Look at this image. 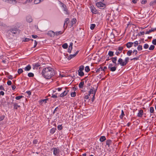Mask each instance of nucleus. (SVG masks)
I'll list each match as a JSON object with an SVG mask.
<instances>
[{"label":"nucleus","mask_w":156,"mask_h":156,"mask_svg":"<svg viewBox=\"0 0 156 156\" xmlns=\"http://www.w3.org/2000/svg\"><path fill=\"white\" fill-rule=\"evenodd\" d=\"M155 48V46L153 45H151L150 47L149 48V49L150 50H152L154 49Z\"/></svg>","instance_id":"4c0bfd02"},{"label":"nucleus","mask_w":156,"mask_h":156,"mask_svg":"<svg viewBox=\"0 0 156 156\" xmlns=\"http://www.w3.org/2000/svg\"><path fill=\"white\" fill-rule=\"evenodd\" d=\"M133 44V42H129L126 44V45L127 48H129L132 47Z\"/></svg>","instance_id":"2eb2a0df"},{"label":"nucleus","mask_w":156,"mask_h":156,"mask_svg":"<svg viewBox=\"0 0 156 156\" xmlns=\"http://www.w3.org/2000/svg\"><path fill=\"white\" fill-rule=\"evenodd\" d=\"M55 74L54 69L50 67L44 68L42 71V76L47 79H50Z\"/></svg>","instance_id":"f257e3e1"},{"label":"nucleus","mask_w":156,"mask_h":156,"mask_svg":"<svg viewBox=\"0 0 156 156\" xmlns=\"http://www.w3.org/2000/svg\"><path fill=\"white\" fill-rule=\"evenodd\" d=\"M108 55L110 56H112L114 55L113 52L112 51H109L108 53Z\"/></svg>","instance_id":"2f4dec72"},{"label":"nucleus","mask_w":156,"mask_h":156,"mask_svg":"<svg viewBox=\"0 0 156 156\" xmlns=\"http://www.w3.org/2000/svg\"><path fill=\"white\" fill-rule=\"evenodd\" d=\"M95 92H94V94L93 95V97L92 98V99H91V101H92V102H93L94 101V98H94V96H95Z\"/></svg>","instance_id":"bf43d9fd"},{"label":"nucleus","mask_w":156,"mask_h":156,"mask_svg":"<svg viewBox=\"0 0 156 156\" xmlns=\"http://www.w3.org/2000/svg\"><path fill=\"white\" fill-rule=\"evenodd\" d=\"M31 69V66L30 65H29L24 68V69L25 71H29Z\"/></svg>","instance_id":"6ab92c4d"},{"label":"nucleus","mask_w":156,"mask_h":156,"mask_svg":"<svg viewBox=\"0 0 156 156\" xmlns=\"http://www.w3.org/2000/svg\"><path fill=\"white\" fill-rule=\"evenodd\" d=\"M11 1H12V2L13 1H15V0H5V2L10 3V2Z\"/></svg>","instance_id":"5fc2aeb1"},{"label":"nucleus","mask_w":156,"mask_h":156,"mask_svg":"<svg viewBox=\"0 0 156 156\" xmlns=\"http://www.w3.org/2000/svg\"><path fill=\"white\" fill-rule=\"evenodd\" d=\"M28 76L29 77H33L34 75V74L32 73H28Z\"/></svg>","instance_id":"c9c22d12"},{"label":"nucleus","mask_w":156,"mask_h":156,"mask_svg":"<svg viewBox=\"0 0 156 156\" xmlns=\"http://www.w3.org/2000/svg\"><path fill=\"white\" fill-rule=\"evenodd\" d=\"M40 63H35L34 64H33V69H37L40 66Z\"/></svg>","instance_id":"ddd939ff"},{"label":"nucleus","mask_w":156,"mask_h":156,"mask_svg":"<svg viewBox=\"0 0 156 156\" xmlns=\"http://www.w3.org/2000/svg\"><path fill=\"white\" fill-rule=\"evenodd\" d=\"M78 75L79 76H83L84 75V73L83 72V71H78Z\"/></svg>","instance_id":"393cba45"},{"label":"nucleus","mask_w":156,"mask_h":156,"mask_svg":"<svg viewBox=\"0 0 156 156\" xmlns=\"http://www.w3.org/2000/svg\"><path fill=\"white\" fill-rule=\"evenodd\" d=\"M93 90L92 89H90V90L89 91V95L90 96L91 94H93Z\"/></svg>","instance_id":"8fccbe9b"},{"label":"nucleus","mask_w":156,"mask_h":156,"mask_svg":"<svg viewBox=\"0 0 156 156\" xmlns=\"http://www.w3.org/2000/svg\"><path fill=\"white\" fill-rule=\"evenodd\" d=\"M84 84V81H81V82L79 84V87L80 88H82L83 87V86Z\"/></svg>","instance_id":"412c9836"},{"label":"nucleus","mask_w":156,"mask_h":156,"mask_svg":"<svg viewBox=\"0 0 156 156\" xmlns=\"http://www.w3.org/2000/svg\"><path fill=\"white\" fill-rule=\"evenodd\" d=\"M96 25L95 24H91L90 27V28L91 30H93L95 27Z\"/></svg>","instance_id":"473e14b6"},{"label":"nucleus","mask_w":156,"mask_h":156,"mask_svg":"<svg viewBox=\"0 0 156 156\" xmlns=\"http://www.w3.org/2000/svg\"><path fill=\"white\" fill-rule=\"evenodd\" d=\"M23 72V70L22 69H19L18 70V73L19 74H20Z\"/></svg>","instance_id":"79ce46f5"},{"label":"nucleus","mask_w":156,"mask_h":156,"mask_svg":"<svg viewBox=\"0 0 156 156\" xmlns=\"http://www.w3.org/2000/svg\"><path fill=\"white\" fill-rule=\"evenodd\" d=\"M117 67L114 66L111 67L110 69H109V70L112 72H114L115 71Z\"/></svg>","instance_id":"cd10ccee"},{"label":"nucleus","mask_w":156,"mask_h":156,"mask_svg":"<svg viewBox=\"0 0 156 156\" xmlns=\"http://www.w3.org/2000/svg\"><path fill=\"white\" fill-rule=\"evenodd\" d=\"M19 29L17 28H12L10 30H8L7 33L8 34L9 37H10L11 35L14 36V34L17 33Z\"/></svg>","instance_id":"f03ea898"},{"label":"nucleus","mask_w":156,"mask_h":156,"mask_svg":"<svg viewBox=\"0 0 156 156\" xmlns=\"http://www.w3.org/2000/svg\"><path fill=\"white\" fill-rule=\"evenodd\" d=\"M133 53L134 54H135V55H136L137 53V51L135 49L133 51Z\"/></svg>","instance_id":"052dcab7"},{"label":"nucleus","mask_w":156,"mask_h":156,"mask_svg":"<svg viewBox=\"0 0 156 156\" xmlns=\"http://www.w3.org/2000/svg\"><path fill=\"white\" fill-rule=\"evenodd\" d=\"M85 70L87 72H88L90 71V69L89 66H86L85 69Z\"/></svg>","instance_id":"7c9ffc66"},{"label":"nucleus","mask_w":156,"mask_h":156,"mask_svg":"<svg viewBox=\"0 0 156 156\" xmlns=\"http://www.w3.org/2000/svg\"><path fill=\"white\" fill-rule=\"evenodd\" d=\"M151 31V32H152L154 31L155 30H156V28H151V29L150 30Z\"/></svg>","instance_id":"13d9d810"},{"label":"nucleus","mask_w":156,"mask_h":156,"mask_svg":"<svg viewBox=\"0 0 156 156\" xmlns=\"http://www.w3.org/2000/svg\"><path fill=\"white\" fill-rule=\"evenodd\" d=\"M57 128L58 130H61L62 128V125H59L57 126Z\"/></svg>","instance_id":"37998d69"},{"label":"nucleus","mask_w":156,"mask_h":156,"mask_svg":"<svg viewBox=\"0 0 156 156\" xmlns=\"http://www.w3.org/2000/svg\"><path fill=\"white\" fill-rule=\"evenodd\" d=\"M121 51H117L116 52H115V54L117 55H119V54L121 53Z\"/></svg>","instance_id":"0e129e2a"},{"label":"nucleus","mask_w":156,"mask_h":156,"mask_svg":"<svg viewBox=\"0 0 156 156\" xmlns=\"http://www.w3.org/2000/svg\"><path fill=\"white\" fill-rule=\"evenodd\" d=\"M113 66V65L112 64H109L108 66V69H110L111 67H112Z\"/></svg>","instance_id":"69168bd1"},{"label":"nucleus","mask_w":156,"mask_h":156,"mask_svg":"<svg viewBox=\"0 0 156 156\" xmlns=\"http://www.w3.org/2000/svg\"><path fill=\"white\" fill-rule=\"evenodd\" d=\"M23 97V96H17L15 98L16 100H19Z\"/></svg>","instance_id":"a18cd8bd"},{"label":"nucleus","mask_w":156,"mask_h":156,"mask_svg":"<svg viewBox=\"0 0 156 156\" xmlns=\"http://www.w3.org/2000/svg\"><path fill=\"white\" fill-rule=\"evenodd\" d=\"M47 34L51 37H54L55 35V33L52 31H50L48 32Z\"/></svg>","instance_id":"9b49d317"},{"label":"nucleus","mask_w":156,"mask_h":156,"mask_svg":"<svg viewBox=\"0 0 156 156\" xmlns=\"http://www.w3.org/2000/svg\"><path fill=\"white\" fill-rule=\"evenodd\" d=\"M144 112L143 110L140 109L139 111V112L138 113L137 116L139 117H142L143 114Z\"/></svg>","instance_id":"f8f14e48"},{"label":"nucleus","mask_w":156,"mask_h":156,"mask_svg":"<svg viewBox=\"0 0 156 156\" xmlns=\"http://www.w3.org/2000/svg\"><path fill=\"white\" fill-rule=\"evenodd\" d=\"M72 48H73L71 47H69L68 50V52L69 53H71V51L72 49Z\"/></svg>","instance_id":"de8ad7c7"},{"label":"nucleus","mask_w":156,"mask_h":156,"mask_svg":"<svg viewBox=\"0 0 156 156\" xmlns=\"http://www.w3.org/2000/svg\"><path fill=\"white\" fill-rule=\"evenodd\" d=\"M69 90H65L59 96L61 97H63L66 96L68 93L69 92Z\"/></svg>","instance_id":"9d476101"},{"label":"nucleus","mask_w":156,"mask_h":156,"mask_svg":"<svg viewBox=\"0 0 156 156\" xmlns=\"http://www.w3.org/2000/svg\"><path fill=\"white\" fill-rule=\"evenodd\" d=\"M118 64H117V65H120L122 66H124L123 61L122 58H119L118 61Z\"/></svg>","instance_id":"1a4fd4ad"},{"label":"nucleus","mask_w":156,"mask_h":156,"mask_svg":"<svg viewBox=\"0 0 156 156\" xmlns=\"http://www.w3.org/2000/svg\"><path fill=\"white\" fill-rule=\"evenodd\" d=\"M137 50L139 51H141L142 50V46L141 45H139L137 48Z\"/></svg>","instance_id":"f704fd0d"},{"label":"nucleus","mask_w":156,"mask_h":156,"mask_svg":"<svg viewBox=\"0 0 156 156\" xmlns=\"http://www.w3.org/2000/svg\"><path fill=\"white\" fill-rule=\"evenodd\" d=\"M4 116H1L0 117V121H2L4 119Z\"/></svg>","instance_id":"774afa93"},{"label":"nucleus","mask_w":156,"mask_h":156,"mask_svg":"<svg viewBox=\"0 0 156 156\" xmlns=\"http://www.w3.org/2000/svg\"><path fill=\"white\" fill-rule=\"evenodd\" d=\"M52 150H53V154L55 155L59 153V150L56 148H53L52 149Z\"/></svg>","instance_id":"0eeeda50"},{"label":"nucleus","mask_w":156,"mask_h":156,"mask_svg":"<svg viewBox=\"0 0 156 156\" xmlns=\"http://www.w3.org/2000/svg\"><path fill=\"white\" fill-rule=\"evenodd\" d=\"M56 129V128H52L50 130V133L51 134H53L55 132Z\"/></svg>","instance_id":"bb28decb"},{"label":"nucleus","mask_w":156,"mask_h":156,"mask_svg":"<svg viewBox=\"0 0 156 156\" xmlns=\"http://www.w3.org/2000/svg\"><path fill=\"white\" fill-rule=\"evenodd\" d=\"M62 7H63V10L64 11L65 13L66 14L68 15L69 14V12L68 11V9L66 8V6L64 5L63 3H62Z\"/></svg>","instance_id":"423d86ee"},{"label":"nucleus","mask_w":156,"mask_h":156,"mask_svg":"<svg viewBox=\"0 0 156 156\" xmlns=\"http://www.w3.org/2000/svg\"><path fill=\"white\" fill-rule=\"evenodd\" d=\"M96 5L98 7L101 9H104L105 7V4L102 3L101 2L97 3Z\"/></svg>","instance_id":"7ed1b4c3"},{"label":"nucleus","mask_w":156,"mask_h":156,"mask_svg":"<svg viewBox=\"0 0 156 156\" xmlns=\"http://www.w3.org/2000/svg\"><path fill=\"white\" fill-rule=\"evenodd\" d=\"M125 115L124 112L123 110H122V113L121 115L120 116V118L122 119L124 116Z\"/></svg>","instance_id":"72a5a7b5"},{"label":"nucleus","mask_w":156,"mask_h":156,"mask_svg":"<svg viewBox=\"0 0 156 156\" xmlns=\"http://www.w3.org/2000/svg\"><path fill=\"white\" fill-rule=\"evenodd\" d=\"M129 58L128 57H126L123 61L124 66H125L129 61Z\"/></svg>","instance_id":"f3484780"},{"label":"nucleus","mask_w":156,"mask_h":156,"mask_svg":"<svg viewBox=\"0 0 156 156\" xmlns=\"http://www.w3.org/2000/svg\"><path fill=\"white\" fill-rule=\"evenodd\" d=\"M106 140V138L105 136H102L100 137V141L101 142H103Z\"/></svg>","instance_id":"4be33fe9"},{"label":"nucleus","mask_w":156,"mask_h":156,"mask_svg":"<svg viewBox=\"0 0 156 156\" xmlns=\"http://www.w3.org/2000/svg\"><path fill=\"white\" fill-rule=\"evenodd\" d=\"M111 59H112V62L115 64V65H117V64L116 62L117 60V57H112Z\"/></svg>","instance_id":"4468645a"},{"label":"nucleus","mask_w":156,"mask_h":156,"mask_svg":"<svg viewBox=\"0 0 156 156\" xmlns=\"http://www.w3.org/2000/svg\"><path fill=\"white\" fill-rule=\"evenodd\" d=\"M30 39L29 38H25V39L23 40V41L24 42H27L28 41L30 40Z\"/></svg>","instance_id":"6e6d98bb"},{"label":"nucleus","mask_w":156,"mask_h":156,"mask_svg":"<svg viewBox=\"0 0 156 156\" xmlns=\"http://www.w3.org/2000/svg\"><path fill=\"white\" fill-rule=\"evenodd\" d=\"M152 44L155 45H156V39L153 40L152 41Z\"/></svg>","instance_id":"4d7b16f0"},{"label":"nucleus","mask_w":156,"mask_h":156,"mask_svg":"<svg viewBox=\"0 0 156 156\" xmlns=\"http://www.w3.org/2000/svg\"><path fill=\"white\" fill-rule=\"evenodd\" d=\"M79 52V51H77L75 53L73 54V55H69V59H71V58L74 57H75L78 53Z\"/></svg>","instance_id":"dca6fc26"},{"label":"nucleus","mask_w":156,"mask_h":156,"mask_svg":"<svg viewBox=\"0 0 156 156\" xmlns=\"http://www.w3.org/2000/svg\"><path fill=\"white\" fill-rule=\"evenodd\" d=\"M76 22V20L75 18L73 19L71 21V26L72 27L73 25L75 24Z\"/></svg>","instance_id":"aec40b11"},{"label":"nucleus","mask_w":156,"mask_h":156,"mask_svg":"<svg viewBox=\"0 0 156 156\" xmlns=\"http://www.w3.org/2000/svg\"><path fill=\"white\" fill-rule=\"evenodd\" d=\"M68 44L67 43H65L64 44H63L62 45V47L64 48V49H66L67 48H68Z\"/></svg>","instance_id":"c756f323"},{"label":"nucleus","mask_w":156,"mask_h":156,"mask_svg":"<svg viewBox=\"0 0 156 156\" xmlns=\"http://www.w3.org/2000/svg\"><path fill=\"white\" fill-rule=\"evenodd\" d=\"M103 67H100V68H99L97 70H96V72H100V71H103Z\"/></svg>","instance_id":"a19ab883"},{"label":"nucleus","mask_w":156,"mask_h":156,"mask_svg":"<svg viewBox=\"0 0 156 156\" xmlns=\"http://www.w3.org/2000/svg\"><path fill=\"white\" fill-rule=\"evenodd\" d=\"M14 108L17 109L18 108L20 107V106L18 105L17 103H13Z\"/></svg>","instance_id":"a211bd4d"},{"label":"nucleus","mask_w":156,"mask_h":156,"mask_svg":"<svg viewBox=\"0 0 156 156\" xmlns=\"http://www.w3.org/2000/svg\"><path fill=\"white\" fill-rule=\"evenodd\" d=\"M0 90H4V88L2 85L0 86Z\"/></svg>","instance_id":"338daca9"},{"label":"nucleus","mask_w":156,"mask_h":156,"mask_svg":"<svg viewBox=\"0 0 156 156\" xmlns=\"http://www.w3.org/2000/svg\"><path fill=\"white\" fill-rule=\"evenodd\" d=\"M69 22V18H66L64 21V30H65L67 27L68 24Z\"/></svg>","instance_id":"39448f33"},{"label":"nucleus","mask_w":156,"mask_h":156,"mask_svg":"<svg viewBox=\"0 0 156 156\" xmlns=\"http://www.w3.org/2000/svg\"><path fill=\"white\" fill-rule=\"evenodd\" d=\"M26 20L27 22L30 23L33 21L32 17L30 15H27L26 17Z\"/></svg>","instance_id":"6e6552de"},{"label":"nucleus","mask_w":156,"mask_h":156,"mask_svg":"<svg viewBox=\"0 0 156 156\" xmlns=\"http://www.w3.org/2000/svg\"><path fill=\"white\" fill-rule=\"evenodd\" d=\"M123 47H119L118 48V50H119V51H121L122 52V50L123 49Z\"/></svg>","instance_id":"09e8293b"},{"label":"nucleus","mask_w":156,"mask_h":156,"mask_svg":"<svg viewBox=\"0 0 156 156\" xmlns=\"http://www.w3.org/2000/svg\"><path fill=\"white\" fill-rule=\"evenodd\" d=\"M146 2L147 0H142L141 2V3L142 4H144L146 3Z\"/></svg>","instance_id":"603ef678"},{"label":"nucleus","mask_w":156,"mask_h":156,"mask_svg":"<svg viewBox=\"0 0 156 156\" xmlns=\"http://www.w3.org/2000/svg\"><path fill=\"white\" fill-rule=\"evenodd\" d=\"M90 7V10L94 14H97L98 13V11L93 5H91Z\"/></svg>","instance_id":"20e7f679"},{"label":"nucleus","mask_w":156,"mask_h":156,"mask_svg":"<svg viewBox=\"0 0 156 156\" xmlns=\"http://www.w3.org/2000/svg\"><path fill=\"white\" fill-rule=\"evenodd\" d=\"M41 1V0H35L34 3L35 4H37L39 3Z\"/></svg>","instance_id":"49530a36"},{"label":"nucleus","mask_w":156,"mask_h":156,"mask_svg":"<svg viewBox=\"0 0 156 156\" xmlns=\"http://www.w3.org/2000/svg\"><path fill=\"white\" fill-rule=\"evenodd\" d=\"M133 43L134 44V46L136 47L138 44V42L137 41H136L134 42Z\"/></svg>","instance_id":"3c124183"},{"label":"nucleus","mask_w":156,"mask_h":156,"mask_svg":"<svg viewBox=\"0 0 156 156\" xmlns=\"http://www.w3.org/2000/svg\"><path fill=\"white\" fill-rule=\"evenodd\" d=\"M154 109L153 107H151L150 108V112L151 113H153L154 112Z\"/></svg>","instance_id":"e433bc0d"},{"label":"nucleus","mask_w":156,"mask_h":156,"mask_svg":"<svg viewBox=\"0 0 156 156\" xmlns=\"http://www.w3.org/2000/svg\"><path fill=\"white\" fill-rule=\"evenodd\" d=\"M156 4V0H154L153 1L151 2L150 3V5L151 6H153Z\"/></svg>","instance_id":"a878e982"},{"label":"nucleus","mask_w":156,"mask_h":156,"mask_svg":"<svg viewBox=\"0 0 156 156\" xmlns=\"http://www.w3.org/2000/svg\"><path fill=\"white\" fill-rule=\"evenodd\" d=\"M7 84L9 85H10L12 84V82L10 80H9L7 82Z\"/></svg>","instance_id":"680f3d73"},{"label":"nucleus","mask_w":156,"mask_h":156,"mask_svg":"<svg viewBox=\"0 0 156 156\" xmlns=\"http://www.w3.org/2000/svg\"><path fill=\"white\" fill-rule=\"evenodd\" d=\"M139 57H135L134 58L131 59V60H137L139 59Z\"/></svg>","instance_id":"864d4df0"},{"label":"nucleus","mask_w":156,"mask_h":156,"mask_svg":"<svg viewBox=\"0 0 156 156\" xmlns=\"http://www.w3.org/2000/svg\"><path fill=\"white\" fill-rule=\"evenodd\" d=\"M132 52H133V51L132 50H129L127 52V55L128 56H130L131 55Z\"/></svg>","instance_id":"c85d7f7f"},{"label":"nucleus","mask_w":156,"mask_h":156,"mask_svg":"<svg viewBox=\"0 0 156 156\" xmlns=\"http://www.w3.org/2000/svg\"><path fill=\"white\" fill-rule=\"evenodd\" d=\"M71 95L72 97H74L76 95V93L75 92H72L71 94Z\"/></svg>","instance_id":"c03bdc74"},{"label":"nucleus","mask_w":156,"mask_h":156,"mask_svg":"<svg viewBox=\"0 0 156 156\" xmlns=\"http://www.w3.org/2000/svg\"><path fill=\"white\" fill-rule=\"evenodd\" d=\"M65 30H64L63 31H60L58 32H56L55 33V35L56 36H58L59 34H62L64 32Z\"/></svg>","instance_id":"b1692460"},{"label":"nucleus","mask_w":156,"mask_h":156,"mask_svg":"<svg viewBox=\"0 0 156 156\" xmlns=\"http://www.w3.org/2000/svg\"><path fill=\"white\" fill-rule=\"evenodd\" d=\"M38 142V141L37 140H34L33 141V143L34 144H37Z\"/></svg>","instance_id":"e2e57ef3"},{"label":"nucleus","mask_w":156,"mask_h":156,"mask_svg":"<svg viewBox=\"0 0 156 156\" xmlns=\"http://www.w3.org/2000/svg\"><path fill=\"white\" fill-rule=\"evenodd\" d=\"M144 48L145 49H147L149 48V45L147 44H145L144 46Z\"/></svg>","instance_id":"58836bf2"},{"label":"nucleus","mask_w":156,"mask_h":156,"mask_svg":"<svg viewBox=\"0 0 156 156\" xmlns=\"http://www.w3.org/2000/svg\"><path fill=\"white\" fill-rule=\"evenodd\" d=\"M84 66H80L79 69L78 71H83L84 69Z\"/></svg>","instance_id":"ea45409f"},{"label":"nucleus","mask_w":156,"mask_h":156,"mask_svg":"<svg viewBox=\"0 0 156 156\" xmlns=\"http://www.w3.org/2000/svg\"><path fill=\"white\" fill-rule=\"evenodd\" d=\"M112 143V141L110 140H108L106 141V144L109 147Z\"/></svg>","instance_id":"5701e85b"}]
</instances>
